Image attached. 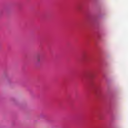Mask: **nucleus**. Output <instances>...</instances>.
<instances>
[{"label": "nucleus", "mask_w": 128, "mask_h": 128, "mask_svg": "<svg viewBox=\"0 0 128 128\" xmlns=\"http://www.w3.org/2000/svg\"><path fill=\"white\" fill-rule=\"evenodd\" d=\"M94 78L95 74L94 73L90 74H88V76H86V78L88 80H94Z\"/></svg>", "instance_id": "1"}, {"label": "nucleus", "mask_w": 128, "mask_h": 128, "mask_svg": "<svg viewBox=\"0 0 128 128\" xmlns=\"http://www.w3.org/2000/svg\"><path fill=\"white\" fill-rule=\"evenodd\" d=\"M40 58H38V62H40Z\"/></svg>", "instance_id": "2"}, {"label": "nucleus", "mask_w": 128, "mask_h": 128, "mask_svg": "<svg viewBox=\"0 0 128 128\" xmlns=\"http://www.w3.org/2000/svg\"><path fill=\"white\" fill-rule=\"evenodd\" d=\"M5 78H8V77L7 76L5 77Z\"/></svg>", "instance_id": "3"}]
</instances>
